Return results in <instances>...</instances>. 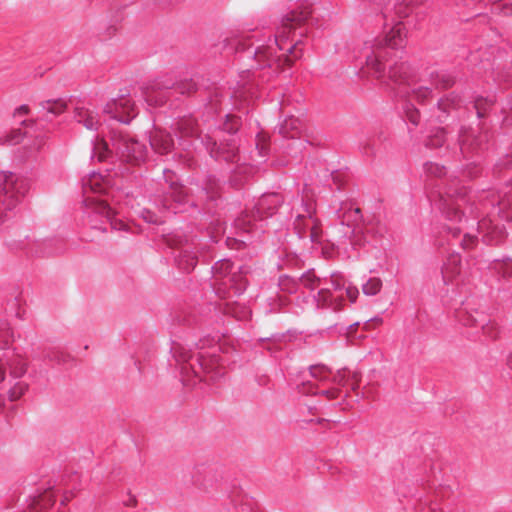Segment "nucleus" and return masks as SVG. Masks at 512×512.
Returning <instances> with one entry per match:
<instances>
[{
    "mask_svg": "<svg viewBox=\"0 0 512 512\" xmlns=\"http://www.w3.org/2000/svg\"><path fill=\"white\" fill-rule=\"evenodd\" d=\"M85 186L89 187L93 192L102 193L108 186V180H106L102 175L94 173L87 179Z\"/></svg>",
    "mask_w": 512,
    "mask_h": 512,
    "instance_id": "412c9836",
    "label": "nucleus"
},
{
    "mask_svg": "<svg viewBox=\"0 0 512 512\" xmlns=\"http://www.w3.org/2000/svg\"><path fill=\"white\" fill-rule=\"evenodd\" d=\"M445 141V133L442 129H438L434 132V134L430 135L427 140V146L429 147H439Z\"/></svg>",
    "mask_w": 512,
    "mask_h": 512,
    "instance_id": "72a5a7b5",
    "label": "nucleus"
},
{
    "mask_svg": "<svg viewBox=\"0 0 512 512\" xmlns=\"http://www.w3.org/2000/svg\"><path fill=\"white\" fill-rule=\"evenodd\" d=\"M55 503V496L52 491L48 490L41 494L37 500L34 501L32 508L39 511H46Z\"/></svg>",
    "mask_w": 512,
    "mask_h": 512,
    "instance_id": "5701e85b",
    "label": "nucleus"
},
{
    "mask_svg": "<svg viewBox=\"0 0 512 512\" xmlns=\"http://www.w3.org/2000/svg\"><path fill=\"white\" fill-rule=\"evenodd\" d=\"M352 372L348 369L343 368L338 370L332 377V382L338 386H345L351 378Z\"/></svg>",
    "mask_w": 512,
    "mask_h": 512,
    "instance_id": "2f4dec72",
    "label": "nucleus"
},
{
    "mask_svg": "<svg viewBox=\"0 0 512 512\" xmlns=\"http://www.w3.org/2000/svg\"><path fill=\"white\" fill-rule=\"evenodd\" d=\"M178 130L182 137H189L196 134V123L192 118H184L178 123Z\"/></svg>",
    "mask_w": 512,
    "mask_h": 512,
    "instance_id": "cd10ccee",
    "label": "nucleus"
},
{
    "mask_svg": "<svg viewBox=\"0 0 512 512\" xmlns=\"http://www.w3.org/2000/svg\"><path fill=\"white\" fill-rule=\"evenodd\" d=\"M301 121L298 118L290 117L284 121L280 128V133L284 137L295 138L300 134Z\"/></svg>",
    "mask_w": 512,
    "mask_h": 512,
    "instance_id": "f3484780",
    "label": "nucleus"
},
{
    "mask_svg": "<svg viewBox=\"0 0 512 512\" xmlns=\"http://www.w3.org/2000/svg\"><path fill=\"white\" fill-rule=\"evenodd\" d=\"M278 204V199L275 195L265 196L260 200L258 211L270 209L271 205Z\"/></svg>",
    "mask_w": 512,
    "mask_h": 512,
    "instance_id": "e433bc0d",
    "label": "nucleus"
},
{
    "mask_svg": "<svg viewBox=\"0 0 512 512\" xmlns=\"http://www.w3.org/2000/svg\"><path fill=\"white\" fill-rule=\"evenodd\" d=\"M310 374L314 379L326 381L331 375V370L325 365L318 364L310 367Z\"/></svg>",
    "mask_w": 512,
    "mask_h": 512,
    "instance_id": "c85d7f7f",
    "label": "nucleus"
},
{
    "mask_svg": "<svg viewBox=\"0 0 512 512\" xmlns=\"http://www.w3.org/2000/svg\"><path fill=\"white\" fill-rule=\"evenodd\" d=\"M6 377V368L3 363L0 362V383L5 380Z\"/></svg>",
    "mask_w": 512,
    "mask_h": 512,
    "instance_id": "4d7b16f0",
    "label": "nucleus"
},
{
    "mask_svg": "<svg viewBox=\"0 0 512 512\" xmlns=\"http://www.w3.org/2000/svg\"><path fill=\"white\" fill-rule=\"evenodd\" d=\"M240 121L239 118L233 115H228L227 119L224 123V129L227 132H235L239 128Z\"/></svg>",
    "mask_w": 512,
    "mask_h": 512,
    "instance_id": "c9c22d12",
    "label": "nucleus"
},
{
    "mask_svg": "<svg viewBox=\"0 0 512 512\" xmlns=\"http://www.w3.org/2000/svg\"><path fill=\"white\" fill-rule=\"evenodd\" d=\"M460 145L463 152L481 145V141L476 137L474 131L464 130L460 136Z\"/></svg>",
    "mask_w": 512,
    "mask_h": 512,
    "instance_id": "aec40b11",
    "label": "nucleus"
},
{
    "mask_svg": "<svg viewBox=\"0 0 512 512\" xmlns=\"http://www.w3.org/2000/svg\"><path fill=\"white\" fill-rule=\"evenodd\" d=\"M198 365L200 370H196L195 366H190V368L191 374L199 378L200 381L212 383L224 375V368L220 364L218 356L202 355L198 359Z\"/></svg>",
    "mask_w": 512,
    "mask_h": 512,
    "instance_id": "20e7f679",
    "label": "nucleus"
},
{
    "mask_svg": "<svg viewBox=\"0 0 512 512\" xmlns=\"http://www.w3.org/2000/svg\"><path fill=\"white\" fill-rule=\"evenodd\" d=\"M479 230L482 233H485V236L491 237V241L497 237H500L504 234V231L500 229L497 225H492L490 219H483L479 222Z\"/></svg>",
    "mask_w": 512,
    "mask_h": 512,
    "instance_id": "4be33fe9",
    "label": "nucleus"
},
{
    "mask_svg": "<svg viewBox=\"0 0 512 512\" xmlns=\"http://www.w3.org/2000/svg\"><path fill=\"white\" fill-rule=\"evenodd\" d=\"M45 144V137H36L33 142V148L36 150H40Z\"/></svg>",
    "mask_w": 512,
    "mask_h": 512,
    "instance_id": "3c124183",
    "label": "nucleus"
},
{
    "mask_svg": "<svg viewBox=\"0 0 512 512\" xmlns=\"http://www.w3.org/2000/svg\"><path fill=\"white\" fill-rule=\"evenodd\" d=\"M150 145L159 154L170 152L173 147V140L169 133L161 129H155L150 135Z\"/></svg>",
    "mask_w": 512,
    "mask_h": 512,
    "instance_id": "9d476101",
    "label": "nucleus"
},
{
    "mask_svg": "<svg viewBox=\"0 0 512 512\" xmlns=\"http://www.w3.org/2000/svg\"><path fill=\"white\" fill-rule=\"evenodd\" d=\"M321 395L325 396L329 400L336 399L340 396L341 390L337 387L323 390L320 392Z\"/></svg>",
    "mask_w": 512,
    "mask_h": 512,
    "instance_id": "58836bf2",
    "label": "nucleus"
},
{
    "mask_svg": "<svg viewBox=\"0 0 512 512\" xmlns=\"http://www.w3.org/2000/svg\"><path fill=\"white\" fill-rule=\"evenodd\" d=\"M506 218L507 219H512V215H507Z\"/></svg>",
    "mask_w": 512,
    "mask_h": 512,
    "instance_id": "338daca9",
    "label": "nucleus"
},
{
    "mask_svg": "<svg viewBox=\"0 0 512 512\" xmlns=\"http://www.w3.org/2000/svg\"><path fill=\"white\" fill-rule=\"evenodd\" d=\"M76 119L79 123H82L88 130H93L98 127L99 121L96 115L85 108L76 109Z\"/></svg>",
    "mask_w": 512,
    "mask_h": 512,
    "instance_id": "dca6fc26",
    "label": "nucleus"
},
{
    "mask_svg": "<svg viewBox=\"0 0 512 512\" xmlns=\"http://www.w3.org/2000/svg\"><path fill=\"white\" fill-rule=\"evenodd\" d=\"M442 209H443V212L451 219L456 220V219H460V217H461L459 205H457V204L445 201Z\"/></svg>",
    "mask_w": 512,
    "mask_h": 512,
    "instance_id": "473e14b6",
    "label": "nucleus"
},
{
    "mask_svg": "<svg viewBox=\"0 0 512 512\" xmlns=\"http://www.w3.org/2000/svg\"><path fill=\"white\" fill-rule=\"evenodd\" d=\"M361 234H362L361 231H354L352 239H351V243L354 246L364 245L365 241L362 240Z\"/></svg>",
    "mask_w": 512,
    "mask_h": 512,
    "instance_id": "09e8293b",
    "label": "nucleus"
},
{
    "mask_svg": "<svg viewBox=\"0 0 512 512\" xmlns=\"http://www.w3.org/2000/svg\"><path fill=\"white\" fill-rule=\"evenodd\" d=\"M245 220L244 219H238L237 221V226L240 227V228H245Z\"/></svg>",
    "mask_w": 512,
    "mask_h": 512,
    "instance_id": "052dcab7",
    "label": "nucleus"
},
{
    "mask_svg": "<svg viewBox=\"0 0 512 512\" xmlns=\"http://www.w3.org/2000/svg\"><path fill=\"white\" fill-rule=\"evenodd\" d=\"M403 65H396L390 69L389 77L394 81H398L402 78Z\"/></svg>",
    "mask_w": 512,
    "mask_h": 512,
    "instance_id": "79ce46f5",
    "label": "nucleus"
},
{
    "mask_svg": "<svg viewBox=\"0 0 512 512\" xmlns=\"http://www.w3.org/2000/svg\"><path fill=\"white\" fill-rule=\"evenodd\" d=\"M323 254L325 255L326 258H331L333 256L332 252L327 248H323Z\"/></svg>",
    "mask_w": 512,
    "mask_h": 512,
    "instance_id": "bf43d9fd",
    "label": "nucleus"
},
{
    "mask_svg": "<svg viewBox=\"0 0 512 512\" xmlns=\"http://www.w3.org/2000/svg\"><path fill=\"white\" fill-rule=\"evenodd\" d=\"M34 512H45V511H39L38 509H33Z\"/></svg>",
    "mask_w": 512,
    "mask_h": 512,
    "instance_id": "774afa93",
    "label": "nucleus"
},
{
    "mask_svg": "<svg viewBox=\"0 0 512 512\" xmlns=\"http://www.w3.org/2000/svg\"><path fill=\"white\" fill-rule=\"evenodd\" d=\"M169 88L168 83L162 80H154L142 87V93L149 105H159L164 102V91Z\"/></svg>",
    "mask_w": 512,
    "mask_h": 512,
    "instance_id": "6e6552de",
    "label": "nucleus"
},
{
    "mask_svg": "<svg viewBox=\"0 0 512 512\" xmlns=\"http://www.w3.org/2000/svg\"><path fill=\"white\" fill-rule=\"evenodd\" d=\"M458 233H459V230H453V235H454V236H457V235H458Z\"/></svg>",
    "mask_w": 512,
    "mask_h": 512,
    "instance_id": "e2e57ef3",
    "label": "nucleus"
},
{
    "mask_svg": "<svg viewBox=\"0 0 512 512\" xmlns=\"http://www.w3.org/2000/svg\"><path fill=\"white\" fill-rule=\"evenodd\" d=\"M113 151L109 148L108 143L104 139H98L94 145V155L98 161H106L112 157Z\"/></svg>",
    "mask_w": 512,
    "mask_h": 512,
    "instance_id": "b1692460",
    "label": "nucleus"
},
{
    "mask_svg": "<svg viewBox=\"0 0 512 512\" xmlns=\"http://www.w3.org/2000/svg\"><path fill=\"white\" fill-rule=\"evenodd\" d=\"M43 110L53 115H60L67 109V103L63 99L46 100L40 103Z\"/></svg>",
    "mask_w": 512,
    "mask_h": 512,
    "instance_id": "6ab92c4d",
    "label": "nucleus"
},
{
    "mask_svg": "<svg viewBox=\"0 0 512 512\" xmlns=\"http://www.w3.org/2000/svg\"><path fill=\"white\" fill-rule=\"evenodd\" d=\"M501 206H502V207H505V206H506L505 201H502V202H501Z\"/></svg>",
    "mask_w": 512,
    "mask_h": 512,
    "instance_id": "69168bd1",
    "label": "nucleus"
},
{
    "mask_svg": "<svg viewBox=\"0 0 512 512\" xmlns=\"http://www.w3.org/2000/svg\"><path fill=\"white\" fill-rule=\"evenodd\" d=\"M22 139H23V133L21 132V130L14 129V130H11L10 132H8L7 134H5L4 136H2L0 138V142L2 144H7V145H16V144L20 143Z\"/></svg>",
    "mask_w": 512,
    "mask_h": 512,
    "instance_id": "c756f323",
    "label": "nucleus"
},
{
    "mask_svg": "<svg viewBox=\"0 0 512 512\" xmlns=\"http://www.w3.org/2000/svg\"><path fill=\"white\" fill-rule=\"evenodd\" d=\"M356 329H357V324L351 325L347 332V337L352 342H353L352 335L356 332Z\"/></svg>",
    "mask_w": 512,
    "mask_h": 512,
    "instance_id": "6e6d98bb",
    "label": "nucleus"
},
{
    "mask_svg": "<svg viewBox=\"0 0 512 512\" xmlns=\"http://www.w3.org/2000/svg\"><path fill=\"white\" fill-rule=\"evenodd\" d=\"M405 28L398 24L394 26L385 38V44L391 48L402 47L405 43Z\"/></svg>",
    "mask_w": 512,
    "mask_h": 512,
    "instance_id": "4468645a",
    "label": "nucleus"
},
{
    "mask_svg": "<svg viewBox=\"0 0 512 512\" xmlns=\"http://www.w3.org/2000/svg\"><path fill=\"white\" fill-rule=\"evenodd\" d=\"M483 331L488 336L494 338L497 335V327L495 323H488L485 326H483Z\"/></svg>",
    "mask_w": 512,
    "mask_h": 512,
    "instance_id": "37998d69",
    "label": "nucleus"
},
{
    "mask_svg": "<svg viewBox=\"0 0 512 512\" xmlns=\"http://www.w3.org/2000/svg\"><path fill=\"white\" fill-rule=\"evenodd\" d=\"M477 239L474 236L471 235H465L461 245L464 249H472L476 246Z\"/></svg>",
    "mask_w": 512,
    "mask_h": 512,
    "instance_id": "a19ab883",
    "label": "nucleus"
},
{
    "mask_svg": "<svg viewBox=\"0 0 512 512\" xmlns=\"http://www.w3.org/2000/svg\"><path fill=\"white\" fill-rule=\"evenodd\" d=\"M7 366L12 377L21 378L27 372L28 361L23 355L14 354L11 358L8 359Z\"/></svg>",
    "mask_w": 512,
    "mask_h": 512,
    "instance_id": "f8f14e48",
    "label": "nucleus"
},
{
    "mask_svg": "<svg viewBox=\"0 0 512 512\" xmlns=\"http://www.w3.org/2000/svg\"><path fill=\"white\" fill-rule=\"evenodd\" d=\"M210 153L213 157L223 158L226 161H234L237 158V148L232 143H227L218 147L216 142H214Z\"/></svg>",
    "mask_w": 512,
    "mask_h": 512,
    "instance_id": "ddd939ff",
    "label": "nucleus"
},
{
    "mask_svg": "<svg viewBox=\"0 0 512 512\" xmlns=\"http://www.w3.org/2000/svg\"><path fill=\"white\" fill-rule=\"evenodd\" d=\"M407 116L412 123L417 124L419 122V114L417 111L408 112Z\"/></svg>",
    "mask_w": 512,
    "mask_h": 512,
    "instance_id": "5fc2aeb1",
    "label": "nucleus"
},
{
    "mask_svg": "<svg viewBox=\"0 0 512 512\" xmlns=\"http://www.w3.org/2000/svg\"><path fill=\"white\" fill-rule=\"evenodd\" d=\"M366 66H367V69L369 71H371L372 74L376 78L379 79V78H381L383 76L384 68H383L382 63L379 60V56L378 55L373 54V55L367 56V58H366Z\"/></svg>",
    "mask_w": 512,
    "mask_h": 512,
    "instance_id": "393cba45",
    "label": "nucleus"
},
{
    "mask_svg": "<svg viewBox=\"0 0 512 512\" xmlns=\"http://www.w3.org/2000/svg\"><path fill=\"white\" fill-rule=\"evenodd\" d=\"M233 264L229 260H221L215 266V276L217 279H221L220 286L224 288H234L235 293H240L245 284L243 282V276L240 272H233ZM222 287L218 288L220 292Z\"/></svg>",
    "mask_w": 512,
    "mask_h": 512,
    "instance_id": "39448f33",
    "label": "nucleus"
},
{
    "mask_svg": "<svg viewBox=\"0 0 512 512\" xmlns=\"http://www.w3.org/2000/svg\"><path fill=\"white\" fill-rule=\"evenodd\" d=\"M178 263H179V266L181 269H183L185 271H190V270L194 269V267L196 266L197 260L193 254L185 251L179 257Z\"/></svg>",
    "mask_w": 512,
    "mask_h": 512,
    "instance_id": "7c9ffc66",
    "label": "nucleus"
},
{
    "mask_svg": "<svg viewBox=\"0 0 512 512\" xmlns=\"http://www.w3.org/2000/svg\"><path fill=\"white\" fill-rule=\"evenodd\" d=\"M30 112V108L28 105H21L19 106L18 108L15 109L14 111V116L15 117H22V116H25L27 114H29Z\"/></svg>",
    "mask_w": 512,
    "mask_h": 512,
    "instance_id": "8fccbe9b",
    "label": "nucleus"
},
{
    "mask_svg": "<svg viewBox=\"0 0 512 512\" xmlns=\"http://www.w3.org/2000/svg\"><path fill=\"white\" fill-rule=\"evenodd\" d=\"M143 218L147 221V222H151V223H156L157 220H156V216L151 213L150 211H146L144 214H143Z\"/></svg>",
    "mask_w": 512,
    "mask_h": 512,
    "instance_id": "864d4df0",
    "label": "nucleus"
},
{
    "mask_svg": "<svg viewBox=\"0 0 512 512\" xmlns=\"http://www.w3.org/2000/svg\"><path fill=\"white\" fill-rule=\"evenodd\" d=\"M104 112L124 123H128L136 115L134 102L124 96L107 103Z\"/></svg>",
    "mask_w": 512,
    "mask_h": 512,
    "instance_id": "423d86ee",
    "label": "nucleus"
},
{
    "mask_svg": "<svg viewBox=\"0 0 512 512\" xmlns=\"http://www.w3.org/2000/svg\"><path fill=\"white\" fill-rule=\"evenodd\" d=\"M453 79L450 77V76H447V75H442L441 76V80L440 82L438 83V85L441 87V88H449L452 86L453 84Z\"/></svg>",
    "mask_w": 512,
    "mask_h": 512,
    "instance_id": "de8ad7c7",
    "label": "nucleus"
},
{
    "mask_svg": "<svg viewBox=\"0 0 512 512\" xmlns=\"http://www.w3.org/2000/svg\"><path fill=\"white\" fill-rule=\"evenodd\" d=\"M488 103L487 100L485 99H477L476 102H475V108L477 110V114L479 117H483L485 112H484V106Z\"/></svg>",
    "mask_w": 512,
    "mask_h": 512,
    "instance_id": "a18cd8bd",
    "label": "nucleus"
},
{
    "mask_svg": "<svg viewBox=\"0 0 512 512\" xmlns=\"http://www.w3.org/2000/svg\"><path fill=\"white\" fill-rule=\"evenodd\" d=\"M28 388V383L23 381L16 382L8 391V399L11 402L19 400L28 391Z\"/></svg>",
    "mask_w": 512,
    "mask_h": 512,
    "instance_id": "bb28decb",
    "label": "nucleus"
},
{
    "mask_svg": "<svg viewBox=\"0 0 512 512\" xmlns=\"http://www.w3.org/2000/svg\"><path fill=\"white\" fill-rule=\"evenodd\" d=\"M319 280L316 278V276L313 273H307L306 275L302 276L301 282L306 287L313 288L315 283Z\"/></svg>",
    "mask_w": 512,
    "mask_h": 512,
    "instance_id": "ea45409f",
    "label": "nucleus"
},
{
    "mask_svg": "<svg viewBox=\"0 0 512 512\" xmlns=\"http://www.w3.org/2000/svg\"><path fill=\"white\" fill-rule=\"evenodd\" d=\"M87 205L95 212L104 215L110 221L111 227L115 230H126L128 225L121 219L114 217V211L102 200H87Z\"/></svg>",
    "mask_w": 512,
    "mask_h": 512,
    "instance_id": "1a4fd4ad",
    "label": "nucleus"
},
{
    "mask_svg": "<svg viewBox=\"0 0 512 512\" xmlns=\"http://www.w3.org/2000/svg\"><path fill=\"white\" fill-rule=\"evenodd\" d=\"M460 259L458 256H452L449 258L447 264L445 265L442 273L443 279L445 282H452L453 279L459 274Z\"/></svg>",
    "mask_w": 512,
    "mask_h": 512,
    "instance_id": "a211bd4d",
    "label": "nucleus"
},
{
    "mask_svg": "<svg viewBox=\"0 0 512 512\" xmlns=\"http://www.w3.org/2000/svg\"><path fill=\"white\" fill-rule=\"evenodd\" d=\"M302 222H304V226L309 227L311 240L317 241L321 235V228L319 226V222L316 219L312 218L311 216L308 218L299 216L296 221V229L298 230L300 235H302Z\"/></svg>",
    "mask_w": 512,
    "mask_h": 512,
    "instance_id": "2eb2a0df",
    "label": "nucleus"
},
{
    "mask_svg": "<svg viewBox=\"0 0 512 512\" xmlns=\"http://www.w3.org/2000/svg\"><path fill=\"white\" fill-rule=\"evenodd\" d=\"M173 356L179 364H182L181 372L184 376V381L188 382L191 373L190 366H192L191 364H187L192 357L190 350L180 344H176L173 347Z\"/></svg>",
    "mask_w": 512,
    "mask_h": 512,
    "instance_id": "9b49d317",
    "label": "nucleus"
},
{
    "mask_svg": "<svg viewBox=\"0 0 512 512\" xmlns=\"http://www.w3.org/2000/svg\"><path fill=\"white\" fill-rule=\"evenodd\" d=\"M382 289V280L378 277H372L362 286V291L367 296H374Z\"/></svg>",
    "mask_w": 512,
    "mask_h": 512,
    "instance_id": "a878e982",
    "label": "nucleus"
},
{
    "mask_svg": "<svg viewBox=\"0 0 512 512\" xmlns=\"http://www.w3.org/2000/svg\"><path fill=\"white\" fill-rule=\"evenodd\" d=\"M429 95L430 90L428 88H419L417 91H415V97L420 101H424L428 98Z\"/></svg>",
    "mask_w": 512,
    "mask_h": 512,
    "instance_id": "49530a36",
    "label": "nucleus"
},
{
    "mask_svg": "<svg viewBox=\"0 0 512 512\" xmlns=\"http://www.w3.org/2000/svg\"><path fill=\"white\" fill-rule=\"evenodd\" d=\"M351 389L353 391H356L359 387L360 381H361V375L358 372H352L351 378Z\"/></svg>",
    "mask_w": 512,
    "mask_h": 512,
    "instance_id": "c03bdc74",
    "label": "nucleus"
},
{
    "mask_svg": "<svg viewBox=\"0 0 512 512\" xmlns=\"http://www.w3.org/2000/svg\"><path fill=\"white\" fill-rule=\"evenodd\" d=\"M256 148L261 156L265 155L268 149V136L264 133H259L256 140Z\"/></svg>",
    "mask_w": 512,
    "mask_h": 512,
    "instance_id": "f704fd0d",
    "label": "nucleus"
},
{
    "mask_svg": "<svg viewBox=\"0 0 512 512\" xmlns=\"http://www.w3.org/2000/svg\"><path fill=\"white\" fill-rule=\"evenodd\" d=\"M192 89H193V85L189 84V89L187 90V92H190Z\"/></svg>",
    "mask_w": 512,
    "mask_h": 512,
    "instance_id": "0e129e2a",
    "label": "nucleus"
},
{
    "mask_svg": "<svg viewBox=\"0 0 512 512\" xmlns=\"http://www.w3.org/2000/svg\"><path fill=\"white\" fill-rule=\"evenodd\" d=\"M240 244L241 243L237 240L228 239V245H230L232 248H239Z\"/></svg>",
    "mask_w": 512,
    "mask_h": 512,
    "instance_id": "13d9d810",
    "label": "nucleus"
},
{
    "mask_svg": "<svg viewBox=\"0 0 512 512\" xmlns=\"http://www.w3.org/2000/svg\"><path fill=\"white\" fill-rule=\"evenodd\" d=\"M425 170L429 175L440 177L444 174V168L437 163H427L425 164Z\"/></svg>",
    "mask_w": 512,
    "mask_h": 512,
    "instance_id": "4c0bfd02",
    "label": "nucleus"
},
{
    "mask_svg": "<svg viewBox=\"0 0 512 512\" xmlns=\"http://www.w3.org/2000/svg\"><path fill=\"white\" fill-rule=\"evenodd\" d=\"M382 324V320L381 319H374L370 322H367L365 325H364V329L366 330H369L370 328H373V327H376V326H379Z\"/></svg>",
    "mask_w": 512,
    "mask_h": 512,
    "instance_id": "603ef678",
    "label": "nucleus"
},
{
    "mask_svg": "<svg viewBox=\"0 0 512 512\" xmlns=\"http://www.w3.org/2000/svg\"><path fill=\"white\" fill-rule=\"evenodd\" d=\"M311 5H301L282 17L281 24L275 35L277 48L285 53L274 56V49L271 46H262L255 52V59L260 67H274L276 70H284L290 67L302 56V49L299 48L300 41H297L288 49H285L286 42L297 29L304 27L312 17Z\"/></svg>",
    "mask_w": 512,
    "mask_h": 512,
    "instance_id": "f257e3e1",
    "label": "nucleus"
},
{
    "mask_svg": "<svg viewBox=\"0 0 512 512\" xmlns=\"http://www.w3.org/2000/svg\"><path fill=\"white\" fill-rule=\"evenodd\" d=\"M23 181L11 172H3L0 174V193L7 198L17 200L23 195L21 187Z\"/></svg>",
    "mask_w": 512,
    "mask_h": 512,
    "instance_id": "0eeeda50",
    "label": "nucleus"
},
{
    "mask_svg": "<svg viewBox=\"0 0 512 512\" xmlns=\"http://www.w3.org/2000/svg\"><path fill=\"white\" fill-rule=\"evenodd\" d=\"M331 288H322L316 297L318 307H330L341 310L344 306V295L354 303L359 295L356 286L348 283L340 273H333L330 277Z\"/></svg>",
    "mask_w": 512,
    "mask_h": 512,
    "instance_id": "f03ea898",
    "label": "nucleus"
},
{
    "mask_svg": "<svg viewBox=\"0 0 512 512\" xmlns=\"http://www.w3.org/2000/svg\"><path fill=\"white\" fill-rule=\"evenodd\" d=\"M112 147L122 163L137 166L147 158V149L137 139L122 132H112Z\"/></svg>",
    "mask_w": 512,
    "mask_h": 512,
    "instance_id": "7ed1b4c3",
    "label": "nucleus"
},
{
    "mask_svg": "<svg viewBox=\"0 0 512 512\" xmlns=\"http://www.w3.org/2000/svg\"><path fill=\"white\" fill-rule=\"evenodd\" d=\"M446 106H447V105H446V102H445V101H441V102H439V107H440L441 109H446Z\"/></svg>",
    "mask_w": 512,
    "mask_h": 512,
    "instance_id": "680f3d73",
    "label": "nucleus"
}]
</instances>
